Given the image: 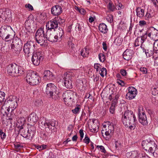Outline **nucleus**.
I'll use <instances>...</instances> for the list:
<instances>
[{"label":"nucleus","mask_w":158,"mask_h":158,"mask_svg":"<svg viewBox=\"0 0 158 158\" xmlns=\"http://www.w3.org/2000/svg\"><path fill=\"white\" fill-rule=\"evenodd\" d=\"M121 120L123 124L126 127H129L130 129L134 130L135 128L137 121L132 111L128 110H125Z\"/></svg>","instance_id":"obj_1"},{"label":"nucleus","mask_w":158,"mask_h":158,"mask_svg":"<svg viewBox=\"0 0 158 158\" xmlns=\"http://www.w3.org/2000/svg\"><path fill=\"white\" fill-rule=\"evenodd\" d=\"M26 81L30 85H35L40 82V79L37 73L30 71L27 73Z\"/></svg>","instance_id":"obj_2"},{"label":"nucleus","mask_w":158,"mask_h":158,"mask_svg":"<svg viewBox=\"0 0 158 158\" xmlns=\"http://www.w3.org/2000/svg\"><path fill=\"white\" fill-rule=\"evenodd\" d=\"M77 94L76 92L70 90H67L64 92L62 94V98L65 104L68 106L71 105L73 102L75 96Z\"/></svg>","instance_id":"obj_3"},{"label":"nucleus","mask_w":158,"mask_h":158,"mask_svg":"<svg viewBox=\"0 0 158 158\" xmlns=\"http://www.w3.org/2000/svg\"><path fill=\"white\" fill-rule=\"evenodd\" d=\"M57 88L52 83L47 85L45 92L47 95L50 96L52 99L56 100L59 97V92L57 91Z\"/></svg>","instance_id":"obj_4"},{"label":"nucleus","mask_w":158,"mask_h":158,"mask_svg":"<svg viewBox=\"0 0 158 158\" xmlns=\"http://www.w3.org/2000/svg\"><path fill=\"white\" fill-rule=\"evenodd\" d=\"M7 71L12 76H15L17 74H22L23 73V69L15 64H11L7 67Z\"/></svg>","instance_id":"obj_5"},{"label":"nucleus","mask_w":158,"mask_h":158,"mask_svg":"<svg viewBox=\"0 0 158 158\" xmlns=\"http://www.w3.org/2000/svg\"><path fill=\"white\" fill-rule=\"evenodd\" d=\"M60 20L62 21L61 22V23H63L64 22V20L60 17H58L57 18H55L53 19L52 21L51 20L50 22H48L46 25L47 30H50V31H52V30H53V31H55V29L58 27V23H60L59 22Z\"/></svg>","instance_id":"obj_6"},{"label":"nucleus","mask_w":158,"mask_h":158,"mask_svg":"<svg viewBox=\"0 0 158 158\" xmlns=\"http://www.w3.org/2000/svg\"><path fill=\"white\" fill-rule=\"evenodd\" d=\"M35 37L36 42L40 45L43 44L45 42V33L43 29L40 28L38 29L35 34Z\"/></svg>","instance_id":"obj_7"},{"label":"nucleus","mask_w":158,"mask_h":158,"mask_svg":"<svg viewBox=\"0 0 158 158\" xmlns=\"http://www.w3.org/2000/svg\"><path fill=\"white\" fill-rule=\"evenodd\" d=\"M43 59V54L38 52L33 53L31 57V61L34 65L37 66L40 64V62Z\"/></svg>","instance_id":"obj_8"},{"label":"nucleus","mask_w":158,"mask_h":158,"mask_svg":"<svg viewBox=\"0 0 158 158\" xmlns=\"http://www.w3.org/2000/svg\"><path fill=\"white\" fill-rule=\"evenodd\" d=\"M4 104L8 107L14 109L17 106V98L15 96H10L7 99V101L4 102Z\"/></svg>","instance_id":"obj_9"},{"label":"nucleus","mask_w":158,"mask_h":158,"mask_svg":"<svg viewBox=\"0 0 158 158\" xmlns=\"http://www.w3.org/2000/svg\"><path fill=\"white\" fill-rule=\"evenodd\" d=\"M35 46L32 41L27 42L23 47V50L25 54H29L30 53H35Z\"/></svg>","instance_id":"obj_10"},{"label":"nucleus","mask_w":158,"mask_h":158,"mask_svg":"<svg viewBox=\"0 0 158 158\" xmlns=\"http://www.w3.org/2000/svg\"><path fill=\"white\" fill-rule=\"evenodd\" d=\"M18 43L15 45L14 44H11V48L10 49V52L14 55H16L19 54L22 49V46L21 44H19V42H21V40L18 38Z\"/></svg>","instance_id":"obj_11"},{"label":"nucleus","mask_w":158,"mask_h":158,"mask_svg":"<svg viewBox=\"0 0 158 158\" xmlns=\"http://www.w3.org/2000/svg\"><path fill=\"white\" fill-rule=\"evenodd\" d=\"M10 33H14L10 26L8 25L2 26L0 29V36L2 38Z\"/></svg>","instance_id":"obj_12"},{"label":"nucleus","mask_w":158,"mask_h":158,"mask_svg":"<svg viewBox=\"0 0 158 158\" xmlns=\"http://www.w3.org/2000/svg\"><path fill=\"white\" fill-rule=\"evenodd\" d=\"M142 111L139 108H138V116L139 122L143 125H146L148 123L147 118L145 113L143 111V109H142Z\"/></svg>","instance_id":"obj_13"},{"label":"nucleus","mask_w":158,"mask_h":158,"mask_svg":"<svg viewBox=\"0 0 158 158\" xmlns=\"http://www.w3.org/2000/svg\"><path fill=\"white\" fill-rule=\"evenodd\" d=\"M127 89L128 92L126 95V98L129 100L135 98L137 93L136 89L133 87H129Z\"/></svg>","instance_id":"obj_14"},{"label":"nucleus","mask_w":158,"mask_h":158,"mask_svg":"<svg viewBox=\"0 0 158 158\" xmlns=\"http://www.w3.org/2000/svg\"><path fill=\"white\" fill-rule=\"evenodd\" d=\"M62 7L59 5H56L53 6L51 9V14L54 16L60 15L62 13Z\"/></svg>","instance_id":"obj_15"},{"label":"nucleus","mask_w":158,"mask_h":158,"mask_svg":"<svg viewBox=\"0 0 158 158\" xmlns=\"http://www.w3.org/2000/svg\"><path fill=\"white\" fill-rule=\"evenodd\" d=\"M11 11L9 10H6L5 9H0V18L4 20H6V19H9L11 16Z\"/></svg>","instance_id":"obj_16"},{"label":"nucleus","mask_w":158,"mask_h":158,"mask_svg":"<svg viewBox=\"0 0 158 158\" xmlns=\"http://www.w3.org/2000/svg\"><path fill=\"white\" fill-rule=\"evenodd\" d=\"M46 37L47 40L51 42H56L58 41L56 35H54L53 32L50 30H47Z\"/></svg>","instance_id":"obj_17"},{"label":"nucleus","mask_w":158,"mask_h":158,"mask_svg":"<svg viewBox=\"0 0 158 158\" xmlns=\"http://www.w3.org/2000/svg\"><path fill=\"white\" fill-rule=\"evenodd\" d=\"M43 75V79L45 81L53 80L56 78L55 76L52 73L48 70L44 71Z\"/></svg>","instance_id":"obj_18"},{"label":"nucleus","mask_w":158,"mask_h":158,"mask_svg":"<svg viewBox=\"0 0 158 158\" xmlns=\"http://www.w3.org/2000/svg\"><path fill=\"white\" fill-rule=\"evenodd\" d=\"M56 122L55 120H53L50 122H46L44 123V126L48 128L49 129L53 130L54 132H56L57 131L56 127Z\"/></svg>","instance_id":"obj_19"},{"label":"nucleus","mask_w":158,"mask_h":158,"mask_svg":"<svg viewBox=\"0 0 158 158\" xmlns=\"http://www.w3.org/2000/svg\"><path fill=\"white\" fill-rule=\"evenodd\" d=\"M71 77L69 74H67L64 78V84L67 88L71 89L72 88V85L70 79Z\"/></svg>","instance_id":"obj_20"},{"label":"nucleus","mask_w":158,"mask_h":158,"mask_svg":"<svg viewBox=\"0 0 158 158\" xmlns=\"http://www.w3.org/2000/svg\"><path fill=\"white\" fill-rule=\"evenodd\" d=\"M133 54V51L131 49H127L123 53V58L127 60L131 59Z\"/></svg>","instance_id":"obj_21"},{"label":"nucleus","mask_w":158,"mask_h":158,"mask_svg":"<svg viewBox=\"0 0 158 158\" xmlns=\"http://www.w3.org/2000/svg\"><path fill=\"white\" fill-rule=\"evenodd\" d=\"M34 21L29 17L27 18V20L25 22V28L29 32L32 30L31 27L32 25L34 23Z\"/></svg>","instance_id":"obj_22"},{"label":"nucleus","mask_w":158,"mask_h":158,"mask_svg":"<svg viewBox=\"0 0 158 158\" xmlns=\"http://www.w3.org/2000/svg\"><path fill=\"white\" fill-rule=\"evenodd\" d=\"M38 118L36 116V114L32 113L30 114L28 118V121L32 123H35L37 122Z\"/></svg>","instance_id":"obj_23"},{"label":"nucleus","mask_w":158,"mask_h":158,"mask_svg":"<svg viewBox=\"0 0 158 158\" xmlns=\"http://www.w3.org/2000/svg\"><path fill=\"white\" fill-rule=\"evenodd\" d=\"M148 151L150 153H152L153 150L156 147H157V145H156L155 142L152 140H150L148 144Z\"/></svg>","instance_id":"obj_24"},{"label":"nucleus","mask_w":158,"mask_h":158,"mask_svg":"<svg viewBox=\"0 0 158 158\" xmlns=\"http://www.w3.org/2000/svg\"><path fill=\"white\" fill-rule=\"evenodd\" d=\"M98 28L99 31L103 34L106 33L108 31L106 25L104 23H100Z\"/></svg>","instance_id":"obj_25"},{"label":"nucleus","mask_w":158,"mask_h":158,"mask_svg":"<svg viewBox=\"0 0 158 158\" xmlns=\"http://www.w3.org/2000/svg\"><path fill=\"white\" fill-rule=\"evenodd\" d=\"M137 16L139 18H143L144 15V10L141 7H137L135 10Z\"/></svg>","instance_id":"obj_26"},{"label":"nucleus","mask_w":158,"mask_h":158,"mask_svg":"<svg viewBox=\"0 0 158 158\" xmlns=\"http://www.w3.org/2000/svg\"><path fill=\"white\" fill-rule=\"evenodd\" d=\"M15 34L14 33H10L7 35L3 39L6 42L11 41L14 38Z\"/></svg>","instance_id":"obj_27"},{"label":"nucleus","mask_w":158,"mask_h":158,"mask_svg":"<svg viewBox=\"0 0 158 158\" xmlns=\"http://www.w3.org/2000/svg\"><path fill=\"white\" fill-rule=\"evenodd\" d=\"M138 153L136 151H132L131 152H127L126 154V156L127 158H135L136 157H137L138 155H137Z\"/></svg>","instance_id":"obj_28"},{"label":"nucleus","mask_w":158,"mask_h":158,"mask_svg":"<svg viewBox=\"0 0 158 158\" xmlns=\"http://www.w3.org/2000/svg\"><path fill=\"white\" fill-rule=\"evenodd\" d=\"M5 105L4 104L2 106L1 109V112L2 114H3V115H7L10 111V109L9 108L10 107L7 106V107H5Z\"/></svg>","instance_id":"obj_29"},{"label":"nucleus","mask_w":158,"mask_h":158,"mask_svg":"<svg viewBox=\"0 0 158 158\" xmlns=\"http://www.w3.org/2000/svg\"><path fill=\"white\" fill-rule=\"evenodd\" d=\"M106 131L105 132V136H103L106 140H109L111 137L113 135L114 132L106 129Z\"/></svg>","instance_id":"obj_30"},{"label":"nucleus","mask_w":158,"mask_h":158,"mask_svg":"<svg viewBox=\"0 0 158 158\" xmlns=\"http://www.w3.org/2000/svg\"><path fill=\"white\" fill-rule=\"evenodd\" d=\"M64 34V31L62 28H59L57 33L56 35L57 40L60 41L61 39V38Z\"/></svg>","instance_id":"obj_31"},{"label":"nucleus","mask_w":158,"mask_h":158,"mask_svg":"<svg viewBox=\"0 0 158 158\" xmlns=\"http://www.w3.org/2000/svg\"><path fill=\"white\" fill-rule=\"evenodd\" d=\"M151 29L152 30L153 32H154V34L152 35V39L154 40H158V31L153 27H151Z\"/></svg>","instance_id":"obj_32"},{"label":"nucleus","mask_w":158,"mask_h":158,"mask_svg":"<svg viewBox=\"0 0 158 158\" xmlns=\"http://www.w3.org/2000/svg\"><path fill=\"white\" fill-rule=\"evenodd\" d=\"M143 43L142 42V40L141 39V37H138L135 39L134 44L135 47H137L139 46L140 45H142V44Z\"/></svg>","instance_id":"obj_33"},{"label":"nucleus","mask_w":158,"mask_h":158,"mask_svg":"<svg viewBox=\"0 0 158 158\" xmlns=\"http://www.w3.org/2000/svg\"><path fill=\"white\" fill-rule=\"evenodd\" d=\"M89 54L88 49L86 48H85L84 49H82L81 51V55L83 57H86Z\"/></svg>","instance_id":"obj_34"},{"label":"nucleus","mask_w":158,"mask_h":158,"mask_svg":"<svg viewBox=\"0 0 158 158\" xmlns=\"http://www.w3.org/2000/svg\"><path fill=\"white\" fill-rule=\"evenodd\" d=\"M149 142L148 140L143 141L142 143V146L143 148L146 151H148V144Z\"/></svg>","instance_id":"obj_35"},{"label":"nucleus","mask_w":158,"mask_h":158,"mask_svg":"<svg viewBox=\"0 0 158 158\" xmlns=\"http://www.w3.org/2000/svg\"><path fill=\"white\" fill-rule=\"evenodd\" d=\"M5 94L3 92L0 91V106L4 102Z\"/></svg>","instance_id":"obj_36"},{"label":"nucleus","mask_w":158,"mask_h":158,"mask_svg":"<svg viewBox=\"0 0 158 158\" xmlns=\"http://www.w3.org/2000/svg\"><path fill=\"white\" fill-rule=\"evenodd\" d=\"M107 124L108 125V130L112 131L113 132L114 131V124L111 122H108Z\"/></svg>","instance_id":"obj_37"},{"label":"nucleus","mask_w":158,"mask_h":158,"mask_svg":"<svg viewBox=\"0 0 158 158\" xmlns=\"http://www.w3.org/2000/svg\"><path fill=\"white\" fill-rule=\"evenodd\" d=\"M80 106L77 105L75 109L72 110V111L74 114H78L80 112Z\"/></svg>","instance_id":"obj_38"},{"label":"nucleus","mask_w":158,"mask_h":158,"mask_svg":"<svg viewBox=\"0 0 158 158\" xmlns=\"http://www.w3.org/2000/svg\"><path fill=\"white\" fill-rule=\"evenodd\" d=\"M123 40L120 37L117 38L114 41V43L117 45H120L123 41Z\"/></svg>","instance_id":"obj_39"},{"label":"nucleus","mask_w":158,"mask_h":158,"mask_svg":"<svg viewBox=\"0 0 158 158\" xmlns=\"http://www.w3.org/2000/svg\"><path fill=\"white\" fill-rule=\"evenodd\" d=\"M100 75L102 77L104 76V75L106 74L107 73L106 69L104 67L102 68L99 71Z\"/></svg>","instance_id":"obj_40"},{"label":"nucleus","mask_w":158,"mask_h":158,"mask_svg":"<svg viewBox=\"0 0 158 158\" xmlns=\"http://www.w3.org/2000/svg\"><path fill=\"white\" fill-rule=\"evenodd\" d=\"M98 56L99 60L101 62H103L106 59L105 55L102 53H101L99 54Z\"/></svg>","instance_id":"obj_41"},{"label":"nucleus","mask_w":158,"mask_h":158,"mask_svg":"<svg viewBox=\"0 0 158 158\" xmlns=\"http://www.w3.org/2000/svg\"><path fill=\"white\" fill-rule=\"evenodd\" d=\"M14 146L15 148V150L17 152H19L23 147V146L22 145L18 143H16L14 144Z\"/></svg>","instance_id":"obj_42"},{"label":"nucleus","mask_w":158,"mask_h":158,"mask_svg":"<svg viewBox=\"0 0 158 158\" xmlns=\"http://www.w3.org/2000/svg\"><path fill=\"white\" fill-rule=\"evenodd\" d=\"M19 132L21 133L20 135L24 138H26L30 135H28L27 132V130H25L23 129V131H20Z\"/></svg>","instance_id":"obj_43"},{"label":"nucleus","mask_w":158,"mask_h":158,"mask_svg":"<svg viewBox=\"0 0 158 158\" xmlns=\"http://www.w3.org/2000/svg\"><path fill=\"white\" fill-rule=\"evenodd\" d=\"M147 57H149L152 55L153 54V52L152 50L149 49L147 50V51L145 52Z\"/></svg>","instance_id":"obj_44"},{"label":"nucleus","mask_w":158,"mask_h":158,"mask_svg":"<svg viewBox=\"0 0 158 158\" xmlns=\"http://www.w3.org/2000/svg\"><path fill=\"white\" fill-rule=\"evenodd\" d=\"M137 158H151L145 154L139 153L138 155Z\"/></svg>","instance_id":"obj_45"},{"label":"nucleus","mask_w":158,"mask_h":158,"mask_svg":"<svg viewBox=\"0 0 158 158\" xmlns=\"http://www.w3.org/2000/svg\"><path fill=\"white\" fill-rule=\"evenodd\" d=\"M154 152H152V154L153 156L155 157H158V148L156 147L154 149Z\"/></svg>","instance_id":"obj_46"},{"label":"nucleus","mask_w":158,"mask_h":158,"mask_svg":"<svg viewBox=\"0 0 158 158\" xmlns=\"http://www.w3.org/2000/svg\"><path fill=\"white\" fill-rule=\"evenodd\" d=\"M146 32H147V37H149L150 38H152V35L154 34V32L152 31V30L151 29V27L150 28V30H149L148 31H146Z\"/></svg>","instance_id":"obj_47"},{"label":"nucleus","mask_w":158,"mask_h":158,"mask_svg":"<svg viewBox=\"0 0 158 158\" xmlns=\"http://www.w3.org/2000/svg\"><path fill=\"white\" fill-rule=\"evenodd\" d=\"M140 37H141V39L142 40L143 42H144L147 39V32H145L144 34H143Z\"/></svg>","instance_id":"obj_48"},{"label":"nucleus","mask_w":158,"mask_h":158,"mask_svg":"<svg viewBox=\"0 0 158 158\" xmlns=\"http://www.w3.org/2000/svg\"><path fill=\"white\" fill-rule=\"evenodd\" d=\"M107 21L111 23L113 21V16L111 15H109L107 16L106 17V18Z\"/></svg>","instance_id":"obj_49"},{"label":"nucleus","mask_w":158,"mask_h":158,"mask_svg":"<svg viewBox=\"0 0 158 158\" xmlns=\"http://www.w3.org/2000/svg\"><path fill=\"white\" fill-rule=\"evenodd\" d=\"M47 146L45 145H38L36 147L39 150V151H40L44 149H45L46 148Z\"/></svg>","instance_id":"obj_50"},{"label":"nucleus","mask_w":158,"mask_h":158,"mask_svg":"<svg viewBox=\"0 0 158 158\" xmlns=\"http://www.w3.org/2000/svg\"><path fill=\"white\" fill-rule=\"evenodd\" d=\"M145 19L146 20H149V19L152 17V16L151 14L148 12V11L146 12L145 15L144 16Z\"/></svg>","instance_id":"obj_51"},{"label":"nucleus","mask_w":158,"mask_h":158,"mask_svg":"<svg viewBox=\"0 0 158 158\" xmlns=\"http://www.w3.org/2000/svg\"><path fill=\"white\" fill-rule=\"evenodd\" d=\"M108 8L109 10L111 11H113L114 10L115 8L112 3L110 2L108 6Z\"/></svg>","instance_id":"obj_52"},{"label":"nucleus","mask_w":158,"mask_h":158,"mask_svg":"<svg viewBox=\"0 0 158 158\" xmlns=\"http://www.w3.org/2000/svg\"><path fill=\"white\" fill-rule=\"evenodd\" d=\"M94 68L96 69L97 71H98L99 69L102 68V66L98 63H95L94 65Z\"/></svg>","instance_id":"obj_53"},{"label":"nucleus","mask_w":158,"mask_h":158,"mask_svg":"<svg viewBox=\"0 0 158 158\" xmlns=\"http://www.w3.org/2000/svg\"><path fill=\"white\" fill-rule=\"evenodd\" d=\"M140 70L143 74H146L148 73V69L146 68L143 67L140 68Z\"/></svg>","instance_id":"obj_54"},{"label":"nucleus","mask_w":158,"mask_h":158,"mask_svg":"<svg viewBox=\"0 0 158 158\" xmlns=\"http://www.w3.org/2000/svg\"><path fill=\"white\" fill-rule=\"evenodd\" d=\"M97 148H98V149H99L101 152L105 153L106 152V151L104 147L102 146H97Z\"/></svg>","instance_id":"obj_55"},{"label":"nucleus","mask_w":158,"mask_h":158,"mask_svg":"<svg viewBox=\"0 0 158 158\" xmlns=\"http://www.w3.org/2000/svg\"><path fill=\"white\" fill-rule=\"evenodd\" d=\"M0 136L2 140L5 139L6 137V135L5 133L3 132L2 130L1 129H0Z\"/></svg>","instance_id":"obj_56"},{"label":"nucleus","mask_w":158,"mask_h":158,"mask_svg":"<svg viewBox=\"0 0 158 158\" xmlns=\"http://www.w3.org/2000/svg\"><path fill=\"white\" fill-rule=\"evenodd\" d=\"M147 25L146 22L144 20L139 21V25L140 26L143 27Z\"/></svg>","instance_id":"obj_57"},{"label":"nucleus","mask_w":158,"mask_h":158,"mask_svg":"<svg viewBox=\"0 0 158 158\" xmlns=\"http://www.w3.org/2000/svg\"><path fill=\"white\" fill-rule=\"evenodd\" d=\"M25 120V118H19L18 120V122L20 124L24 125Z\"/></svg>","instance_id":"obj_58"},{"label":"nucleus","mask_w":158,"mask_h":158,"mask_svg":"<svg viewBox=\"0 0 158 158\" xmlns=\"http://www.w3.org/2000/svg\"><path fill=\"white\" fill-rule=\"evenodd\" d=\"M117 83L118 85H120L122 86H124V82L122 80L120 79H117Z\"/></svg>","instance_id":"obj_59"},{"label":"nucleus","mask_w":158,"mask_h":158,"mask_svg":"<svg viewBox=\"0 0 158 158\" xmlns=\"http://www.w3.org/2000/svg\"><path fill=\"white\" fill-rule=\"evenodd\" d=\"M120 73H121L122 76H123V77L126 76L127 74V73L126 72V70L123 69L120 70Z\"/></svg>","instance_id":"obj_60"},{"label":"nucleus","mask_w":158,"mask_h":158,"mask_svg":"<svg viewBox=\"0 0 158 158\" xmlns=\"http://www.w3.org/2000/svg\"><path fill=\"white\" fill-rule=\"evenodd\" d=\"M83 140L84 142L87 144H88L90 142V139L86 135H85V138Z\"/></svg>","instance_id":"obj_61"},{"label":"nucleus","mask_w":158,"mask_h":158,"mask_svg":"<svg viewBox=\"0 0 158 158\" xmlns=\"http://www.w3.org/2000/svg\"><path fill=\"white\" fill-rule=\"evenodd\" d=\"M40 137L42 138V139L43 140L47 139L48 138V136L45 133H42L41 134Z\"/></svg>","instance_id":"obj_62"},{"label":"nucleus","mask_w":158,"mask_h":158,"mask_svg":"<svg viewBox=\"0 0 158 158\" xmlns=\"http://www.w3.org/2000/svg\"><path fill=\"white\" fill-rule=\"evenodd\" d=\"M153 45L154 47H155L156 50H158V39L155 40V41L153 43Z\"/></svg>","instance_id":"obj_63"},{"label":"nucleus","mask_w":158,"mask_h":158,"mask_svg":"<svg viewBox=\"0 0 158 158\" xmlns=\"http://www.w3.org/2000/svg\"><path fill=\"white\" fill-rule=\"evenodd\" d=\"M115 107L114 106H111L110 108V111L111 113L113 114L114 112Z\"/></svg>","instance_id":"obj_64"}]
</instances>
